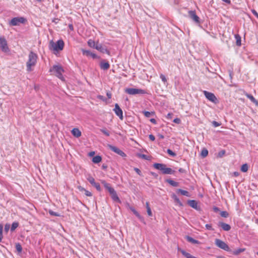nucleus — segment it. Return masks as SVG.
<instances>
[{"mask_svg": "<svg viewBox=\"0 0 258 258\" xmlns=\"http://www.w3.org/2000/svg\"><path fill=\"white\" fill-rule=\"evenodd\" d=\"M101 183L103 185L105 188L109 192L112 200L114 202L120 203L121 201L118 197L116 191L111 186L110 184L106 182L105 180H102Z\"/></svg>", "mask_w": 258, "mask_h": 258, "instance_id": "nucleus-1", "label": "nucleus"}, {"mask_svg": "<svg viewBox=\"0 0 258 258\" xmlns=\"http://www.w3.org/2000/svg\"><path fill=\"white\" fill-rule=\"evenodd\" d=\"M38 56L33 51H31L28 56V60L26 63L27 71L29 72L33 71L32 68L36 65Z\"/></svg>", "mask_w": 258, "mask_h": 258, "instance_id": "nucleus-2", "label": "nucleus"}, {"mask_svg": "<svg viewBox=\"0 0 258 258\" xmlns=\"http://www.w3.org/2000/svg\"><path fill=\"white\" fill-rule=\"evenodd\" d=\"M153 166L156 169L161 171L164 174H173L175 171L170 168L166 167V165L162 163H155Z\"/></svg>", "mask_w": 258, "mask_h": 258, "instance_id": "nucleus-3", "label": "nucleus"}, {"mask_svg": "<svg viewBox=\"0 0 258 258\" xmlns=\"http://www.w3.org/2000/svg\"><path fill=\"white\" fill-rule=\"evenodd\" d=\"M64 42L62 39L57 40L55 43L53 41H51L49 43V47L50 49L58 51L62 50L64 47Z\"/></svg>", "mask_w": 258, "mask_h": 258, "instance_id": "nucleus-4", "label": "nucleus"}, {"mask_svg": "<svg viewBox=\"0 0 258 258\" xmlns=\"http://www.w3.org/2000/svg\"><path fill=\"white\" fill-rule=\"evenodd\" d=\"M50 72H52L57 77L62 80V73L64 72L63 69L59 65H54L50 69Z\"/></svg>", "mask_w": 258, "mask_h": 258, "instance_id": "nucleus-5", "label": "nucleus"}, {"mask_svg": "<svg viewBox=\"0 0 258 258\" xmlns=\"http://www.w3.org/2000/svg\"><path fill=\"white\" fill-rule=\"evenodd\" d=\"M125 92L130 95L145 94L147 93L146 91L144 90L132 88L125 89Z\"/></svg>", "mask_w": 258, "mask_h": 258, "instance_id": "nucleus-6", "label": "nucleus"}, {"mask_svg": "<svg viewBox=\"0 0 258 258\" xmlns=\"http://www.w3.org/2000/svg\"><path fill=\"white\" fill-rule=\"evenodd\" d=\"M215 244L218 247L228 252L231 251V249L229 248V246L223 241L219 239H215Z\"/></svg>", "mask_w": 258, "mask_h": 258, "instance_id": "nucleus-7", "label": "nucleus"}, {"mask_svg": "<svg viewBox=\"0 0 258 258\" xmlns=\"http://www.w3.org/2000/svg\"><path fill=\"white\" fill-rule=\"evenodd\" d=\"M26 19L23 17H15L10 22V25L11 26H18L20 24L24 23Z\"/></svg>", "mask_w": 258, "mask_h": 258, "instance_id": "nucleus-8", "label": "nucleus"}, {"mask_svg": "<svg viewBox=\"0 0 258 258\" xmlns=\"http://www.w3.org/2000/svg\"><path fill=\"white\" fill-rule=\"evenodd\" d=\"M203 93L205 96L208 100L213 103H216L217 99L213 93L208 92L207 91H204Z\"/></svg>", "mask_w": 258, "mask_h": 258, "instance_id": "nucleus-9", "label": "nucleus"}, {"mask_svg": "<svg viewBox=\"0 0 258 258\" xmlns=\"http://www.w3.org/2000/svg\"><path fill=\"white\" fill-rule=\"evenodd\" d=\"M0 47L2 51L5 52L9 51L7 42L4 37H0Z\"/></svg>", "mask_w": 258, "mask_h": 258, "instance_id": "nucleus-10", "label": "nucleus"}, {"mask_svg": "<svg viewBox=\"0 0 258 258\" xmlns=\"http://www.w3.org/2000/svg\"><path fill=\"white\" fill-rule=\"evenodd\" d=\"M108 147L110 150L112 151L115 152L118 155H120L122 157H124L126 156V154L121 150H120L117 147L112 146L111 145H108Z\"/></svg>", "mask_w": 258, "mask_h": 258, "instance_id": "nucleus-11", "label": "nucleus"}, {"mask_svg": "<svg viewBox=\"0 0 258 258\" xmlns=\"http://www.w3.org/2000/svg\"><path fill=\"white\" fill-rule=\"evenodd\" d=\"M87 180L92 186H94L96 188L98 191H100L101 190L99 183L96 182L94 178L92 176H89L87 178Z\"/></svg>", "mask_w": 258, "mask_h": 258, "instance_id": "nucleus-12", "label": "nucleus"}, {"mask_svg": "<svg viewBox=\"0 0 258 258\" xmlns=\"http://www.w3.org/2000/svg\"><path fill=\"white\" fill-rule=\"evenodd\" d=\"M96 49L99 51L100 52L102 53H107L108 54H110V52L107 49L106 47L105 46H103L101 44H100L99 43H97V45H96Z\"/></svg>", "mask_w": 258, "mask_h": 258, "instance_id": "nucleus-13", "label": "nucleus"}, {"mask_svg": "<svg viewBox=\"0 0 258 258\" xmlns=\"http://www.w3.org/2000/svg\"><path fill=\"white\" fill-rule=\"evenodd\" d=\"M113 110L115 112L116 115L118 116L120 119L122 120L123 119V112L117 103L115 104V107L113 109Z\"/></svg>", "mask_w": 258, "mask_h": 258, "instance_id": "nucleus-14", "label": "nucleus"}, {"mask_svg": "<svg viewBox=\"0 0 258 258\" xmlns=\"http://www.w3.org/2000/svg\"><path fill=\"white\" fill-rule=\"evenodd\" d=\"M189 18L197 23H200V18L196 15L195 11H189L188 12Z\"/></svg>", "mask_w": 258, "mask_h": 258, "instance_id": "nucleus-15", "label": "nucleus"}, {"mask_svg": "<svg viewBox=\"0 0 258 258\" xmlns=\"http://www.w3.org/2000/svg\"><path fill=\"white\" fill-rule=\"evenodd\" d=\"M82 53L84 55H86L87 56H91L93 59L98 58V56L94 53L91 52L90 50H85L84 49H82Z\"/></svg>", "mask_w": 258, "mask_h": 258, "instance_id": "nucleus-16", "label": "nucleus"}, {"mask_svg": "<svg viewBox=\"0 0 258 258\" xmlns=\"http://www.w3.org/2000/svg\"><path fill=\"white\" fill-rule=\"evenodd\" d=\"M218 226L221 227L223 230L226 231H229L231 229V226L230 225L223 222H219L218 223Z\"/></svg>", "mask_w": 258, "mask_h": 258, "instance_id": "nucleus-17", "label": "nucleus"}, {"mask_svg": "<svg viewBox=\"0 0 258 258\" xmlns=\"http://www.w3.org/2000/svg\"><path fill=\"white\" fill-rule=\"evenodd\" d=\"M187 204L190 207H192V208H194L196 210H198L199 209V208L198 207V205H197V202L195 200H188Z\"/></svg>", "mask_w": 258, "mask_h": 258, "instance_id": "nucleus-18", "label": "nucleus"}, {"mask_svg": "<svg viewBox=\"0 0 258 258\" xmlns=\"http://www.w3.org/2000/svg\"><path fill=\"white\" fill-rule=\"evenodd\" d=\"M245 96L252 103H253L256 106H257L258 107V101L257 100H256L252 95L246 93L245 94Z\"/></svg>", "mask_w": 258, "mask_h": 258, "instance_id": "nucleus-19", "label": "nucleus"}, {"mask_svg": "<svg viewBox=\"0 0 258 258\" xmlns=\"http://www.w3.org/2000/svg\"><path fill=\"white\" fill-rule=\"evenodd\" d=\"M171 198L173 199L174 202L178 204L180 207L183 206L182 203L175 194L173 193L171 195Z\"/></svg>", "mask_w": 258, "mask_h": 258, "instance_id": "nucleus-20", "label": "nucleus"}, {"mask_svg": "<svg viewBox=\"0 0 258 258\" xmlns=\"http://www.w3.org/2000/svg\"><path fill=\"white\" fill-rule=\"evenodd\" d=\"M133 213L139 218L141 222L146 224L144 218L135 209H132Z\"/></svg>", "mask_w": 258, "mask_h": 258, "instance_id": "nucleus-21", "label": "nucleus"}, {"mask_svg": "<svg viewBox=\"0 0 258 258\" xmlns=\"http://www.w3.org/2000/svg\"><path fill=\"white\" fill-rule=\"evenodd\" d=\"M72 134L73 135L77 138H79L81 136V131L77 128H74L72 131Z\"/></svg>", "mask_w": 258, "mask_h": 258, "instance_id": "nucleus-22", "label": "nucleus"}, {"mask_svg": "<svg viewBox=\"0 0 258 258\" xmlns=\"http://www.w3.org/2000/svg\"><path fill=\"white\" fill-rule=\"evenodd\" d=\"M100 68L104 70H107L109 68L110 65L108 62L101 61L100 62Z\"/></svg>", "mask_w": 258, "mask_h": 258, "instance_id": "nucleus-23", "label": "nucleus"}, {"mask_svg": "<svg viewBox=\"0 0 258 258\" xmlns=\"http://www.w3.org/2000/svg\"><path fill=\"white\" fill-rule=\"evenodd\" d=\"M185 239L186 240L192 244H199L200 242L198 240L194 239L192 237L189 236H186Z\"/></svg>", "mask_w": 258, "mask_h": 258, "instance_id": "nucleus-24", "label": "nucleus"}, {"mask_svg": "<svg viewBox=\"0 0 258 258\" xmlns=\"http://www.w3.org/2000/svg\"><path fill=\"white\" fill-rule=\"evenodd\" d=\"M165 182L170 184L171 186L173 187H177L179 185V183L177 182H176L171 179H167L165 180Z\"/></svg>", "mask_w": 258, "mask_h": 258, "instance_id": "nucleus-25", "label": "nucleus"}, {"mask_svg": "<svg viewBox=\"0 0 258 258\" xmlns=\"http://www.w3.org/2000/svg\"><path fill=\"white\" fill-rule=\"evenodd\" d=\"M235 38L236 39V44L238 46H240L241 45V36L237 34L234 35Z\"/></svg>", "mask_w": 258, "mask_h": 258, "instance_id": "nucleus-26", "label": "nucleus"}, {"mask_svg": "<svg viewBox=\"0 0 258 258\" xmlns=\"http://www.w3.org/2000/svg\"><path fill=\"white\" fill-rule=\"evenodd\" d=\"M180 252L183 255H184L186 258H197L192 255H191L189 253L187 252L184 250L181 249L180 250Z\"/></svg>", "mask_w": 258, "mask_h": 258, "instance_id": "nucleus-27", "label": "nucleus"}, {"mask_svg": "<svg viewBox=\"0 0 258 258\" xmlns=\"http://www.w3.org/2000/svg\"><path fill=\"white\" fill-rule=\"evenodd\" d=\"M102 160V158L100 156L97 155L92 158V161L94 163H99Z\"/></svg>", "mask_w": 258, "mask_h": 258, "instance_id": "nucleus-28", "label": "nucleus"}, {"mask_svg": "<svg viewBox=\"0 0 258 258\" xmlns=\"http://www.w3.org/2000/svg\"><path fill=\"white\" fill-rule=\"evenodd\" d=\"M245 250V248H238L237 249H235V250L232 251H231V253L234 255H238L240 253L243 252Z\"/></svg>", "mask_w": 258, "mask_h": 258, "instance_id": "nucleus-29", "label": "nucleus"}, {"mask_svg": "<svg viewBox=\"0 0 258 258\" xmlns=\"http://www.w3.org/2000/svg\"><path fill=\"white\" fill-rule=\"evenodd\" d=\"M176 192L177 193H180L182 195H183V196H185L186 197L189 196V192L186 190H183L181 189H178L177 190Z\"/></svg>", "mask_w": 258, "mask_h": 258, "instance_id": "nucleus-30", "label": "nucleus"}, {"mask_svg": "<svg viewBox=\"0 0 258 258\" xmlns=\"http://www.w3.org/2000/svg\"><path fill=\"white\" fill-rule=\"evenodd\" d=\"M88 45L92 48H94L96 49V45H97V43L94 40L91 39H89L88 41Z\"/></svg>", "mask_w": 258, "mask_h": 258, "instance_id": "nucleus-31", "label": "nucleus"}, {"mask_svg": "<svg viewBox=\"0 0 258 258\" xmlns=\"http://www.w3.org/2000/svg\"><path fill=\"white\" fill-rule=\"evenodd\" d=\"M137 156L139 158H141L143 159H145V160H149L150 159V156H147L145 154H138L137 155Z\"/></svg>", "mask_w": 258, "mask_h": 258, "instance_id": "nucleus-32", "label": "nucleus"}, {"mask_svg": "<svg viewBox=\"0 0 258 258\" xmlns=\"http://www.w3.org/2000/svg\"><path fill=\"white\" fill-rule=\"evenodd\" d=\"M248 169V166L247 164L245 163L243 164L241 167V171L243 172H246L247 171Z\"/></svg>", "mask_w": 258, "mask_h": 258, "instance_id": "nucleus-33", "label": "nucleus"}, {"mask_svg": "<svg viewBox=\"0 0 258 258\" xmlns=\"http://www.w3.org/2000/svg\"><path fill=\"white\" fill-rule=\"evenodd\" d=\"M19 226V223L17 222H14L12 223L11 231H14Z\"/></svg>", "mask_w": 258, "mask_h": 258, "instance_id": "nucleus-34", "label": "nucleus"}, {"mask_svg": "<svg viewBox=\"0 0 258 258\" xmlns=\"http://www.w3.org/2000/svg\"><path fill=\"white\" fill-rule=\"evenodd\" d=\"M16 249L19 253H21L22 251V247L20 243H16Z\"/></svg>", "mask_w": 258, "mask_h": 258, "instance_id": "nucleus-35", "label": "nucleus"}, {"mask_svg": "<svg viewBox=\"0 0 258 258\" xmlns=\"http://www.w3.org/2000/svg\"><path fill=\"white\" fill-rule=\"evenodd\" d=\"M208 154V151L207 149L204 148L202 150V152H201V156L203 157V158H205L206 157Z\"/></svg>", "mask_w": 258, "mask_h": 258, "instance_id": "nucleus-36", "label": "nucleus"}, {"mask_svg": "<svg viewBox=\"0 0 258 258\" xmlns=\"http://www.w3.org/2000/svg\"><path fill=\"white\" fill-rule=\"evenodd\" d=\"M144 115L147 117H150L151 116L153 115L154 114V112H149L148 111H144Z\"/></svg>", "mask_w": 258, "mask_h": 258, "instance_id": "nucleus-37", "label": "nucleus"}, {"mask_svg": "<svg viewBox=\"0 0 258 258\" xmlns=\"http://www.w3.org/2000/svg\"><path fill=\"white\" fill-rule=\"evenodd\" d=\"M48 213L50 215L53 216H56V217L60 216V214H59V213H58L57 212H55L51 210H49Z\"/></svg>", "mask_w": 258, "mask_h": 258, "instance_id": "nucleus-38", "label": "nucleus"}, {"mask_svg": "<svg viewBox=\"0 0 258 258\" xmlns=\"http://www.w3.org/2000/svg\"><path fill=\"white\" fill-rule=\"evenodd\" d=\"M100 131L107 137L110 136V132L105 128L100 129Z\"/></svg>", "mask_w": 258, "mask_h": 258, "instance_id": "nucleus-39", "label": "nucleus"}, {"mask_svg": "<svg viewBox=\"0 0 258 258\" xmlns=\"http://www.w3.org/2000/svg\"><path fill=\"white\" fill-rule=\"evenodd\" d=\"M167 153L170 155L172 157H175L176 156V154L175 153L173 152L171 150L168 149L167 150Z\"/></svg>", "mask_w": 258, "mask_h": 258, "instance_id": "nucleus-40", "label": "nucleus"}, {"mask_svg": "<svg viewBox=\"0 0 258 258\" xmlns=\"http://www.w3.org/2000/svg\"><path fill=\"white\" fill-rule=\"evenodd\" d=\"M220 215L222 217L227 218L229 216V214L227 211H222L220 212Z\"/></svg>", "mask_w": 258, "mask_h": 258, "instance_id": "nucleus-41", "label": "nucleus"}, {"mask_svg": "<svg viewBox=\"0 0 258 258\" xmlns=\"http://www.w3.org/2000/svg\"><path fill=\"white\" fill-rule=\"evenodd\" d=\"M3 225L2 224H0V242L2 241V240L3 238Z\"/></svg>", "mask_w": 258, "mask_h": 258, "instance_id": "nucleus-42", "label": "nucleus"}, {"mask_svg": "<svg viewBox=\"0 0 258 258\" xmlns=\"http://www.w3.org/2000/svg\"><path fill=\"white\" fill-rule=\"evenodd\" d=\"M225 151L224 150H222L221 151H220L219 153H218V156L219 157H222L223 156V155H225Z\"/></svg>", "mask_w": 258, "mask_h": 258, "instance_id": "nucleus-43", "label": "nucleus"}, {"mask_svg": "<svg viewBox=\"0 0 258 258\" xmlns=\"http://www.w3.org/2000/svg\"><path fill=\"white\" fill-rule=\"evenodd\" d=\"M205 227L206 228V229L208 230H211V231H214V229L212 228L211 225L210 224H206L205 225Z\"/></svg>", "mask_w": 258, "mask_h": 258, "instance_id": "nucleus-44", "label": "nucleus"}, {"mask_svg": "<svg viewBox=\"0 0 258 258\" xmlns=\"http://www.w3.org/2000/svg\"><path fill=\"white\" fill-rule=\"evenodd\" d=\"M160 79L162 80V81L164 82V83H165L167 82V79L165 77V76L163 75V74H160Z\"/></svg>", "mask_w": 258, "mask_h": 258, "instance_id": "nucleus-45", "label": "nucleus"}, {"mask_svg": "<svg viewBox=\"0 0 258 258\" xmlns=\"http://www.w3.org/2000/svg\"><path fill=\"white\" fill-rule=\"evenodd\" d=\"M134 170L138 175L142 176V172L139 168L135 167L134 168Z\"/></svg>", "mask_w": 258, "mask_h": 258, "instance_id": "nucleus-46", "label": "nucleus"}, {"mask_svg": "<svg viewBox=\"0 0 258 258\" xmlns=\"http://www.w3.org/2000/svg\"><path fill=\"white\" fill-rule=\"evenodd\" d=\"M10 225L9 224H6L5 226V231L6 232H8L10 229Z\"/></svg>", "mask_w": 258, "mask_h": 258, "instance_id": "nucleus-47", "label": "nucleus"}, {"mask_svg": "<svg viewBox=\"0 0 258 258\" xmlns=\"http://www.w3.org/2000/svg\"><path fill=\"white\" fill-rule=\"evenodd\" d=\"M97 98L100 99V100H101L103 101H106V99L105 98V97H104L103 96H102V95H98L97 96Z\"/></svg>", "mask_w": 258, "mask_h": 258, "instance_id": "nucleus-48", "label": "nucleus"}, {"mask_svg": "<svg viewBox=\"0 0 258 258\" xmlns=\"http://www.w3.org/2000/svg\"><path fill=\"white\" fill-rule=\"evenodd\" d=\"M212 124L215 127H218V126H220L221 124L217 121H213Z\"/></svg>", "mask_w": 258, "mask_h": 258, "instance_id": "nucleus-49", "label": "nucleus"}, {"mask_svg": "<svg viewBox=\"0 0 258 258\" xmlns=\"http://www.w3.org/2000/svg\"><path fill=\"white\" fill-rule=\"evenodd\" d=\"M85 194L87 197H91L92 196V193L86 189L85 191Z\"/></svg>", "mask_w": 258, "mask_h": 258, "instance_id": "nucleus-50", "label": "nucleus"}, {"mask_svg": "<svg viewBox=\"0 0 258 258\" xmlns=\"http://www.w3.org/2000/svg\"><path fill=\"white\" fill-rule=\"evenodd\" d=\"M173 122L175 123L179 124L181 122V120L179 118H176L174 119Z\"/></svg>", "mask_w": 258, "mask_h": 258, "instance_id": "nucleus-51", "label": "nucleus"}, {"mask_svg": "<svg viewBox=\"0 0 258 258\" xmlns=\"http://www.w3.org/2000/svg\"><path fill=\"white\" fill-rule=\"evenodd\" d=\"M251 12L258 19V13L255 10L252 9L251 10Z\"/></svg>", "mask_w": 258, "mask_h": 258, "instance_id": "nucleus-52", "label": "nucleus"}, {"mask_svg": "<svg viewBox=\"0 0 258 258\" xmlns=\"http://www.w3.org/2000/svg\"><path fill=\"white\" fill-rule=\"evenodd\" d=\"M150 175H151L152 176L154 177L155 178H157L158 177V175L157 173H155V172H150Z\"/></svg>", "mask_w": 258, "mask_h": 258, "instance_id": "nucleus-53", "label": "nucleus"}, {"mask_svg": "<svg viewBox=\"0 0 258 258\" xmlns=\"http://www.w3.org/2000/svg\"><path fill=\"white\" fill-rule=\"evenodd\" d=\"M213 210L214 212H215V213H217L220 211L219 208L216 206L213 207Z\"/></svg>", "mask_w": 258, "mask_h": 258, "instance_id": "nucleus-54", "label": "nucleus"}, {"mask_svg": "<svg viewBox=\"0 0 258 258\" xmlns=\"http://www.w3.org/2000/svg\"><path fill=\"white\" fill-rule=\"evenodd\" d=\"M147 211L148 215L149 216H152V213L151 208H148V210H147Z\"/></svg>", "mask_w": 258, "mask_h": 258, "instance_id": "nucleus-55", "label": "nucleus"}, {"mask_svg": "<svg viewBox=\"0 0 258 258\" xmlns=\"http://www.w3.org/2000/svg\"><path fill=\"white\" fill-rule=\"evenodd\" d=\"M149 138L150 140H151L152 141H154L155 140V138L154 136L152 134H151L149 136Z\"/></svg>", "mask_w": 258, "mask_h": 258, "instance_id": "nucleus-56", "label": "nucleus"}, {"mask_svg": "<svg viewBox=\"0 0 258 258\" xmlns=\"http://www.w3.org/2000/svg\"><path fill=\"white\" fill-rule=\"evenodd\" d=\"M78 188L79 189L80 191H85L86 189L85 188H84L83 187L81 186H79Z\"/></svg>", "mask_w": 258, "mask_h": 258, "instance_id": "nucleus-57", "label": "nucleus"}, {"mask_svg": "<svg viewBox=\"0 0 258 258\" xmlns=\"http://www.w3.org/2000/svg\"><path fill=\"white\" fill-rule=\"evenodd\" d=\"M106 95L109 99H110L111 98L112 94H111V92H110L109 91L107 92Z\"/></svg>", "mask_w": 258, "mask_h": 258, "instance_id": "nucleus-58", "label": "nucleus"}, {"mask_svg": "<svg viewBox=\"0 0 258 258\" xmlns=\"http://www.w3.org/2000/svg\"><path fill=\"white\" fill-rule=\"evenodd\" d=\"M178 171H179V172H180V173H185V172H186V171H185V169H183V168H179V169H178Z\"/></svg>", "mask_w": 258, "mask_h": 258, "instance_id": "nucleus-59", "label": "nucleus"}, {"mask_svg": "<svg viewBox=\"0 0 258 258\" xmlns=\"http://www.w3.org/2000/svg\"><path fill=\"white\" fill-rule=\"evenodd\" d=\"M172 115H173L172 113H168V114H167V117L168 118H170V119H171V117H172Z\"/></svg>", "mask_w": 258, "mask_h": 258, "instance_id": "nucleus-60", "label": "nucleus"}, {"mask_svg": "<svg viewBox=\"0 0 258 258\" xmlns=\"http://www.w3.org/2000/svg\"><path fill=\"white\" fill-rule=\"evenodd\" d=\"M233 175L234 176H238L239 175V173L237 171H235L233 172Z\"/></svg>", "mask_w": 258, "mask_h": 258, "instance_id": "nucleus-61", "label": "nucleus"}, {"mask_svg": "<svg viewBox=\"0 0 258 258\" xmlns=\"http://www.w3.org/2000/svg\"><path fill=\"white\" fill-rule=\"evenodd\" d=\"M69 28L72 31L74 30V27L72 24H69Z\"/></svg>", "mask_w": 258, "mask_h": 258, "instance_id": "nucleus-62", "label": "nucleus"}, {"mask_svg": "<svg viewBox=\"0 0 258 258\" xmlns=\"http://www.w3.org/2000/svg\"><path fill=\"white\" fill-rule=\"evenodd\" d=\"M150 121H151V122H152V123H154V124H156V119H154V118H151V119H150Z\"/></svg>", "mask_w": 258, "mask_h": 258, "instance_id": "nucleus-63", "label": "nucleus"}, {"mask_svg": "<svg viewBox=\"0 0 258 258\" xmlns=\"http://www.w3.org/2000/svg\"><path fill=\"white\" fill-rule=\"evenodd\" d=\"M58 21H59V19H57V18H56V19H53V20H52V22H53V23H55V24H57V23H58Z\"/></svg>", "mask_w": 258, "mask_h": 258, "instance_id": "nucleus-64", "label": "nucleus"}]
</instances>
